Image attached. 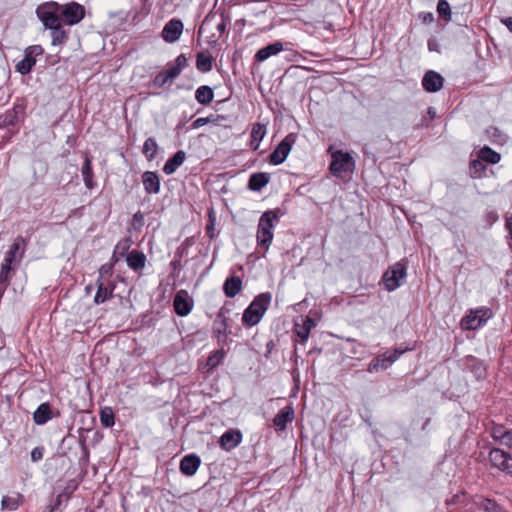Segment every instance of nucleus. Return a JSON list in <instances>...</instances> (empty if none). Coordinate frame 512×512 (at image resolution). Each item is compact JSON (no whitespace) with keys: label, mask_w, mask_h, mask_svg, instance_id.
Segmentation results:
<instances>
[{"label":"nucleus","mask_w":512,"mask_h":512,"mask_svg":"<svg viewBox=\"0 0 512 512\" xmlns=\"http://www.w3.org/2000/svg\"><path fill=\"white\" fill-rule=\"evenodd\" d=\"M27 242L22 236L15 238L10 249L7 251L4 262L1 266L0 281L8 282L10 272L20 263L24 257Z\"/></svg>","instance_id":"1"},{"label":"nucleus","mask_w":512,"mask_h":512,"mask_svg":"<svg viewBox=\"0 0 512 512\" xmlns=\"http://www.w3.org/2000/svg\"><path fill=\"white\" fill-rule=\"evenodd\" d=\"M280 209L264 212L258 222V245L268 248L273 239L272 229L279 222Z\"/></svg>","instance_id":"2"},{"label":"nucleus","mask_w":512,"mask_h":512,"mask_svg":"<svg viewBox=\"0 0 512 512\" xmlns=\"http://www.w3.org/2000/svg\"><path fill=\"white\" fill-rule=\"evenodd\" d=\"M492 316V312L487 307H480L470 310L469 313L462 318L460 325L463 330H476L487 322Z\"/></svg>","instance_id":"3"},{"label":"nucleus","mask_w":512,"mask_h":512,"mask_svg":"<svg viewBox=\"0 0 512 512\" xmlns=\"http://www.w3.org/2000/svg\"><path fill=\"white\" fill-rule=\"evenodd\" d=\"M406 277V266L397 262L391 266L383 275V283L388 291H394L401 286Z\"/></svg>","instance_id":"4"},{"label":"nucleus","mask_w":512,"mask_h":512,"mask_svg":"<svg viewBox=\"0 0 512 512\" xmlns=\"http://www.w3.org/2000/svg\"><path fill=\"white\" fill-rule=\"evenodd\" d=\"M354 165L353 157L349 153L338 150L332 154V161L329 168L335 176H340L343 172L352 171Z\"/></svg>","instance_id":"5"},{"label":"nucleus","mask_w":512,"mask_h":512,"mask_svg":"<svg viewBox=\"0 0 512 512\" xmlns=\"http://www.w3.org/2000/svg\"><path fill=\"white\" fill-rule=\"evenodd\" d=\"M60 6L57 3L42 5L37 8V15L44 26L49 29L60 26V17L57 14Z\"/></svg>","instance_id":"6"},{"label":"nucleus","mask_w":512,"mask_h":512,"mask_svg":"<svg viewBox=\"0 0 512 512\" xmlns=\"http://www.w3.org/2000/svg\"><path fill=\"white\" fill-rule=\"evenodd\" d=\"M491 465L512 476V455L500 448H493L489 452Z\"/></svg>","instance_id":"7"},{"label":"nucleus","mask_w":512,"mask_h":512,"mask_svg":"<svg viewBox=\"0 0 512 512\" xmlns=\"http://www.w3.org/2000/svg\"><path fill=\"white\" fill-rule=\"evenodd\" d=\"M412 349L413 347H398L391 352H385L373 359L370 364V370L372 368L375 370H378L379 368L385 370L397 361L402 354Z\"/></svg>","instance_id":"8"},{"label":"nucleus","mask_w":512,"mask_h":512,"mask_svg":"<svg viewBox=\"0 0 512 512\" xmlns=\"http://www.w3.org/2000/svg\"><path fill=\"white\" fill-rule=\"evenodd\" d=\"M85 16L84 7L77 2H70L61 6V17L68 25L79 23Z\"/></svg>","instance_id":"9"},{"label":"nucleus","mask_w":512,"mask_h":512,"mask_svg":"<svg viewBox=\"0 0 512 512\" xmlns=\"http://www.w3.org/2000/svg\"><path fill=\"white\" fill-rule=\"evenodd\" d=\"M295 143V135L288 134L270 154L269 160L274 165H279L287 158L292 145Z\"/></svg>","instance_id":"10"},{"label":"nucleus","mask_w":512,"mask_h":512,"mask_svg":"<svg viewBox=\"0 0 512 512\" xmlns=\"http://www.w3.org/2000/svg\"><path fill=\"white\" fill-rule=\"evenodd\" d=\"M173 306L177 315L187 316L192 310L193 301L187 291L180 290L174 297Z\"/></svg>","instance_id":"11"},{"label":"nucleus","mask_w":512,"mask_h":512,"mask_svg":"<svg viewBox=\"0 0 512 512\" xmlns=\"http://www.w3.org/2000/svg\"><path fill=\"white\" fill-rule=\"evenodd\" d=\"M182 31L183 23L178 19H171L165 24L162 37L166 42L173 43L180 38Z\"/></svg>","instance_id":"12"},{"label":"nucleus","mask_w":512,"mask_h":512,"mask_svg":"<svg viewBox=\"0 0 512 512\" xmlns=\"http://www.w3.org/2000/svg\"><path fill=\"white\" fill-rule=\"evenodd\" d=\"M295 418L294 408L291 405L283 407L274 417L273 425L277 431L286 429L287 424Z\"/></svg>","instance_id":"13"},{"label":"nucleus","mask_w":512,"mask_h":512,"mask_svg":"<svg viewBox=\"0 0 512 512\" xmlns=\"http://www.w3.org/2000/svg\"><path fill=\"white\" fill-rule=\"evenodd\" d=\"M443 77L433 70H429L424 74L422 86L427 92H437L443 86Z\"/></svg>","instance_id":"14"},{"label":"nucleus","mask_w":512,"mask_h":512,"mask_svg":"<svg viewBox=\"0 0 512 512\" xmlns=\"http://www.w3.org/2000/svg\"><path fill=\"white\" fill-rule=\"evenodd\" d=\"M201 464V459L196 454H188L180 461V471L186 476H193Z\"/></svg>","instance_id":"15"},{"label":"nucleus","mask_w":512,"mask_h":512,"mask_svg":"<svg viewBox=\"0 0 512 512\" xmlns=\"http://www.w3.org/2000/svg\"><path fill=\"white\" fill-rule=\"evenodd\" d=\"M97 291L94 297L95 304H102L113 296L115 285L113 283L106 284L104 280L97 279Z\"/></svg>","instance_id":"16"},{"label":"nucleus","mask_w":512,"mask_h":512,"mask_svg":"<svg viewBox=\"0 0 512 512\" xmlns=\"http://www.w3.org/2000/svg\"><path fill=\"white\" fill-rule=\"evenodd\" d=\"M142 182L148 194H157L160 191V180L156 172L146 171L142 175Z\"/></svg>","instance_id":"17"},{"label":"nucleus","mask_w":512,"mask_h":512,"mask_svg":"<svg viewBox=\"0 0 512 512\" xmlns=\"http://www.w3.org/2000/svg\"><path fill=\"white\" fill-rule=\"evenodd\" d=\"M473 502L483 512H507L493 499L475 496Z\"/></svg>","instance_id":"18"},{"label":"nucleus","mask_w":512,"mask_h":512,"mask_svg":"<svg viewBox=\"0 0 512 512\" xmlns=\"http://www.w3.org/2000/svg\"><path fill=\"white\" fill-rule=\"evenodd\" d=\"M186 153L183 150L177 151L171 158H169L163 167V172L166 175L173 174L185 161Z\"/></svg>","instance_id":"19"},{"label":"nucleus","mask_w":512,"mask_h":512,"mask_svg":"<svg viewBox=\"0 0 512 512\" xmlns=\"http://www.w3.org/2000/svg\"><path fill=\"white\" fill-rule=\"evenodd\" d=\"M241 441V434L238 431L229 430L220 438V446L229 451L236 447Z\"/></svg>","instance_id":"20"},{"label":"nucleus","mask_w":512,"mask_h":512,"mask_svg":"<svg viewBox=\"0 0 512 512\" xmlns=\"http://www.w3.org/2000/svg\"><path fill=\"white\" fill-rule=\"evenodd\" d=\"M127 265L134 271H140L145 267L146 256L143 252L132 250L126 258Z\"/></svg>","instance_id":"21"},{"label":"nucleus","mask_w":512,"mask_h":512,"mask_svg":"<svg viewBox=\"0 0 512 512\" xmlns=\"http://www.w3.org/2000/svg\"><path fill=\"white\" fill-rule=\"evenodd\" d=\"M242 287V281L238 276L228 277L223 284V291L229 298L236 296Z\"/></svg>","instance_id":"22"},{"label":"nucleus","mask_w":512,"mask_h":512,"mask_svg":"<svg viewBox=\"0 0 512 512\" xmlns=\"http://www.w3.org/2000/svg\"><path fill=\"white\" fill-rule=\"evenodd\" d=\"M52 417V411L48 403H42L34 412L33 419L38 425L45 424Z\"/></svg>","instance_id":"23"},{"label":"nucleus","mask_w":512,"mask_h":512,"mask_svg":"<svg viewBox=\"0 0 512 512\" xmlns=\"http://www.w3.org/2000/svg\"><path fill=\"white\" fill-rule=\"evenodd\" d=\"M22 111L21 107H14L8 110L6 113L0 116V127H9L17 123L19 119V113Z\"/></svg>","instance_id":"24"},{"label":"nucleus","mask_w":512,"mask_h":512,"mask_svg":"<svg viewBox=\"0 0 512 512\" xmlns=\"http://www.w3.org/2000/svg\"><path fill=\"white\" fill-rule=\"evenodd\" d=\"M283 50V44L280 41H276L268 46L258 50V62L264 61L269 57L278 54Z\"/></svg>","instance_id":"25"},{"label":"nucleus","mask_w":512,"mask_h":512,"mask_svg":"<svg viewBox=\"0 0 512 512\" xmlns=\"http://www.w3.org/2000/svg\"><path fill=\"white\" fill-rule=\"evenodd\" d=\"M24 502V497L20 493L13 496H3L1 501L2 509L15 511Z\"/></svg>","instance_id":"26"},{"label":"nucleus","mask_w":512,"mask_h":512,"mask_svg":"<svg viewBox=\"0 0 512 512\" xmlns=\"http://www.w3.org/2000/svg\"><path fill=\"white\" fill-rule=\"evenodd\" d=\"M214 93L211 87L203 85L197 88L195 92V99L202 105H208L212 102Z\"/></svg>","instance_id":"27"},{"label":"nucleus","mask_w":512,"mask_h":512,"mask_svg":"<svg viewBox=\"0 0 512 512\" xmlns=\"http://www.w3.org/2000/svg\"><path fill=\"white\" fill-rule=\"evenodd\" d=\"M82 176L86 187L88 189L94 188L95 182L93 181L92 161L88 156L85 157V161L82 167Z\"/></svg>","instance_id":"28"},{"label":"nucleus","mask_w":512,"mask_h":512,"mask_svg":"<svg viewBox=\"0 0 512 512\" xmlns=\"http://www.w3.org/2000/svg\"><path fill=\"white\" fill-rule=\"evenodd\" d=\"M478 157L482 161H485L490 164H497L501 159L500 154L488 146H484L483 148L480 149Z\"/></svg>","instance_id":"29"},{"label":"nucleus","mask_w":512,"mask_h":512,"mask_svg":"<svg viewBox=\"0 0 512 512\" xmlns=\"http://www.w3.org/2000/svg\"><path fill=\"white\" fill-rule=\"evenodd\" d=\"M242 323L247 327L256 325V298L251 301L250 305L244 311Z\"/></svg>","instance_id":"30"},{"label":"nucleus","mask_w":512,"mask_h":512,"mask_svg":"<svg viewBox=\"0 0 512 512\" xmlns=\"http://www.w3.org/2000/svg\"><path fill=\"white\" fill-rule=\"evenodd\" d=\"M212 66L213 58L210 55L204 52H199L197 54L196 67L199 71L203 73L209 72L212 69Z\"/></svg>","instance_id":"31"},{"label":"nucleus","mask_w":512,"mask_h":512,"mask_svg":"<svg viewBox=\"0 0 512 512\" xmlns=\"http://www.w3.org/2000/svg\"><path fill=\"white\" fill-rule=\"evenodd\" d=\"M315 325H316L315 321L312 318L307 316L303 320L302 326L299 328H296V333H297L298 337L301 338L302 343L307 341V339L309 338V335H310V331L312 328L315 327Z\"/></svg>","instance_id":"32"},{"label":"nucleus","mask_w":512,"mask_h":512,"mask_svg":"<svg viewBox=\"0 0 512 512\" xmlns=\"http://www.w3.org/2000/svg\"><path fill=\"white\" fill-rule=\"evenodd\" d=\"M35 64V58H32L29 54H27V52H25L24 58L17 63L16 70L22 75H26L32 70Z\"/></svg>","instance_id":"33"},{"label":"nucleus","mask_w":512,"mask_h":512,"mask_svg":"<svg viewBox=\"0 0 512 512\" xmlns=\"http://www.w3.org/2000/svg\"><path fill=\"white\" fill-rule=\"evenodd\" d=\"M512 429H508L503 425L494 424L490 429L491 437L503 445L504 438L507 437Z\"/></svg>","instance_id":"34"},{"label":"nucleus","mask_w":512,"mask_h":512,"mask_svg":"<svg viewBox=\"0 0 512 512\" xmlns=\"http://www.w3.org/2000/svg\"><path fill=\"white\" fill-rule=\"evenodd\" d=\"M158 145L154 138H148L143 144L142 152L148 160H153L157 153Z\"/></svg>","instance_id":"35"},{"label":"nucleus","mask_w":512,"mask_h":512,"mask_svg":"<svg viewBox=\"0 0 512 512\" xmlns=\"http://www.w3.org/2000/svg\"><path fill=\"white\" fill-rule=\"evenodd\" d=\"M272 296L270 293H262L258 295V322L265 314L268 306L271 303Z\"/></svg>","instance_id":"36"},{"label":"nucleus","mask_w":512,"mask_h":512,"mask_svg":"<svg viewBox=\"0 0 512 512\" xmlns=\"http://www.w3.org/2000/svg\"><path fill=\"white\" fill-rule=\"evenodd\" d=\"M100 421L104 427H112L115 423L114 413L110 407H105L100 412Z\"/></svg>","instance_id":"37"},{"label":"nucleus","mask_w":512,"mask_h":512,"mask_svg":"<svg viewBox=\"0 0 512 512\" xmlns=\"http://www.w3.org/2000/svg\"><path fill=\"white\" fill-rule=\"evenodd\" d=\"M437 13L446 21L452 18L451 8L447 0H439L437 4Z\"/></svg>","instance_id":"38"},{"label":"nucleus","mask_w":512,"mask_h":512,"mask_svg":"<svg viewBox=\"0 0 512 512\" xmlns=\"http://www.w3.org/2000/svg\"><path fill=\"white\" fill-rule=\"evenodd\" d=\"M51 30V37H52V44L53 45H60L62 44L66 38V32L60 28V26L50 29Z\"/></svg>","instance_id":"39"},{"label":"nucleus","mask_w":512,"mask_h":512,"mask_svg":"<svg viewBox=\"0 0 512 512\" xmlns=\"http://www.w3.org/2000/svg\"><path fill=\"white\" fill-rule=\"evenodd\" d=\"M223 357H224V353L222 351H215V352H213L207 358L206 366L209 369H214L215 367H217L220 364V362H221Z\"/></svg>","instance_id":"40"},{"label":"nucleus","mask_w":512,"mask_h":512,"mask_svg":"<svg viewBox=\"0 0 512 512\" xmlns=\"http://www.w3.org/2000/svg\"><path fill=\"white\" fill-rule=\"evenodd\" d=\"M154 85L158 86V87H163L165 84H167L168 82H171V80L169 79V77L166 75V73L164 71L158 73L155 78H154Z\"/></svg>","instance_id":"41"},{"label":"nucleus","mask_w":512,"mask_h":512,"mask_svg":"<svg viewBox=\"0 0 512 512\" xmlns=\"http://www.w3.org/2000/svg\"><path fill=\"white\" fill-rule=\"evenodd\" d=\"M164 72L169 77V79L173 81L180 75L181 70L178 67H176L175 64H171Z\"/></svg>","instance_id":"42"},{"label":"nucleus","mask_w":512,"mask_h":512,"mask_svg":"<svg viewBox=\"0 0 512 512\" xmlns=\"http://www.w3.org/2000/svg\"><path fill=\"white\" fill-rule=\"evenodd\" d=\"M270 175L263 172H258V191L269 183Z\"/></svg>","instance_id":"43"},{"label":"nucleus","mask_w":512,"mask_h":512,"mask_svg":"<svg viewBox=\"0 0 512 512\" xmlns=\"http://www.w3.org/2000/svg\"><path fill=\"white\" fill-rule=\"evenodd\" d=\"M25 52H27V54L32 58H35L43 53V48L40 45H33L26 48Z\"/></svg>","instance_id":"44"},{"label":"nucleus","mask_w":512,"mask_h":512,"mask_svg":"<svg viewBox=\"0 0 512 512\" xmlns=\"http://www.w3.org/2000/svg\"><path fill=\"white\" fill-rule=\"evenodd\" d=\"M44 455V448L43 447H35L31 452V460L33 462L40 461L43 458Z\"/></svg>","instance_id":"45"},{"label":"nucleus","mask_w":512,"mask_h":512,"mask_svg":"<svg viewBox=\"0 0 512 512\" xmlns=\"http://www.w3.org/2000/svg\"><path fill=\"white\" fill-rule=\"evenodd\" d=\"M465 494L464 493H461V494H455L453 495L450 499H447L446 500V504L447 505H454V504H458V503H461L464 499H465Z\"/></svg>","instance_id":"46"},{"label":"nucleus","mask_w":512,"mask_h":512,"mask_svg":"<svg viewBox=\"0 0 512 512\" xmlns=\"http://www.w3.org/2000/svg\"><path fill=\"white\" fill-rule=\"evenodd\" d=\"M175 66L178 67L181 71L187 66V58L184 54H180L175 62Z\"/></svg>","instance_id":"47"},{"label":"nucleus","mask_w":512,"mask_h":512,"mask_svg":"<svg viewBox=\"0 0 512 512\" xmlns=\"http://www.w3.org/2000/svg\"><path fill=\"white\" fill-rule=\"evenodd\" d=\"M210 122H212V120L210 118H207V117H201V118H197L193 123H192V127L193 128H200L206 124H209Z\"/></svg>","instance_id":"48"},{"label":"nucleus","mask_w":512,"mask_h":512,"mask_svg":"<svg viewBox=\"0 0 512 512\" xmlns=\"http://www.w3.org/2000/svg\"><path fill=\"white\" fill-rule=\"evenodd\" d=\"M474 371L478 378H483L485 376V367L480 362L474 365Z\"/></svg>","instance_id":"49"},{"label":"nucleus","mask_w":512,"mask_h":512,"mask_svg":"<svg viewBox=\"0 0 512 512\" xmlns=\"http://www.w3.org/2000/svg\"><path fill=\"white\" fill-rule=\"evenodd\" d=\"M209 224L206 227V233L210 238L214 237L213 230H214V224H215V218L212 217V215H209Z\"/></svg>","instance_id":"50"},{"label":"nucleus","mask_w":512,"mask_h":512,"mask_svg":"<svg viewBox=\"0 0 512 512\" xmlns=\"http://www.w3.org/2000/svg\"><path fill=\"white\" fill-rule=\"evenodd\" d=\"M505 228L508 232L509 239L511 240L510 246L512 247V216L506 217Z\"/></svg>","instance_id":"51"},{"label":"nucleus","mask_w":512,"mask_h":512,"mask_svg":"<svg viewBox=\"0 0 512 512\" xmlns=\"http://www.w3.org/2000/svg\"><path fill=\"white\" fill-rule=\"evenodd\" d=\"M498 220V214L497 212L495 211H489L487 214H486V221L489 225H492L493 223H495L496 221Z\"/></svg>","instance_id":"52"},{"label":"nucleus","mask_w":512,"mask_h":512,"mask_svg":"<svg viewBox=\"0 0 512 512\" xmlns=\"http://www.w3.org/2000/svg\"><path fill=\"white\" fill-rule=\"evenodd\" d=\"M470 168H471V169H474L475 171H479V170H484V169H485V166H484V164L482 163V160H481V159H478V160H473V161H471V163H470Z\"/></svg>","instance_id":"53"},{"label":"nucleus","mask_w":512,"mask_h":512,"mask_svg":"<svg viewBox=\"0 0 512 512\" xmlns=\"http://www.w3.org/2000/svg\"><path fill=\"white\" fill-rule=\"evenodd\" d=\"M207 118H210L212 120L211 123L214 125H221L222 122L226 120V118L224 116H220V115H210Z\"/></svg>","instance_id":"54"},{"label":"nucleus","mask_w":512,"mask_h":512,"mask_svg":"<svg viewBox=\"0 0 512 512\" xmlns=\"http://www.w3.org/2000/svg\"><path fill=\"white\" fill-rule=\"evenodd\" d=\"M111 271V266H108V265H102L100 268H99V278L98 279H101L103 280L104 276L106 274H109Z\"/></svg>","instance_id":"55"},{"label":"nucleus","mask_w":512,"mask_h":512,"mask_svg":"<svg viewBox=\"0 0 512 512\" xmlns=\"http://www.w3.org/2000/svg\"><path fill=\"white\" fill-rule=\"evenodd\" d=\"M248 187L252 191H256V173H252L249 178Z\"/></svg>","instance_id":"56"},{"label":"nucleus","mask_w":512,"mask_h":512,"mask_svg":"<svg viewBox=\"0 0 512 512\" xmlns=\"http://www.w3.org/2000/svg\"><path fill=\"white\" fill-rule=\"evenodd\" d=\"M130 247V240L124 239L123 241L119 242L116 246V249L122 248L123 251L127 250Z\"/></svg>","instance_id":"57"},{"label":"nucleus","mask_w":512,"mask_h":512,"mask_svg":"<svg viewBox=\"0 0 512 512\" xmlns=\"http://www.w3.org/2000/svg\"><path fill=\"white\" fill-rule=\"evenodd\" d=\"M503 445L508 447L509 449H512V430L510 431L509 435L504 438Z\"/></svg>","instance_id":"58"},{"label":"nucleus","mask_w":512,"mask_h":512,"mask_svg":"<svg viewBox=\"0 0 512 512\" xmlns=\"http://www.w3.org/2000/svg\"><path fill=\"white\" fill-rule=\"evenodd\" d=\"M502 23L508 28L510 32H512V17L502 19Z\"/></svg>","instance_id":"59"},{"label":"nucleus","mask_w":512,"mask_h":512,"mask_svg":"<svg viewBox=\"0 0 512 512\" xmlns=\"http://www.w3.org/2000/svg\"><path fill=\"white\" fill-rule=\"evenodd\" d=\"M250 138L251 144L256 141V123L251 125Z\"/></svg>","instance_id":"60"},{"label":"nucleus","mask_w":512,"mask_h":512,"mask_svg":"<svg viewBox=\"0 0 512 512\" xmlns=\"http://www.w3.org/2000/svg\"><path fill=\"white\" fill-rule=\"evenodd\" d=\"M225 28H226V24L223 20L217 24V30L219 32H221V33L224 32Z\"/></svg>","instance_id":"61"},{"label":"nucleus","mask_w":512,"mask_h":512,"mask_svg":"<svg viewBox=\"0 0 512 512\" xmlns=\"http://www.w3.org/2000/svg\"><path fill=\"white\" fill-rule=\"evenodd\" d=\"M134 220H137V221H142L143 220V216L140 212H137L134 214Z\"/></svg>","instance_id":"62"},{"label":"nucleus","mask_w":512,"mask_h":512,"mask_svg":"<svg viewBox=\"0 0 512 512\" xmlns=\"http://www.w3.org/2000/svg\"><path fill=\"white\" fill-rule=\"evenodd\" d=\"M428 113H429V115H430L432 118H433V117H435V111H434V109H433V108H431V107H430V108L428 109Z\"/></svg>","instance_id":"63"},{"label":"nucleus","mask_w":512,"mask_h":512,"mask_svg":"<svg viewBox=\"0 0 512 512\" xmlns=\"http://www.w3.org/2000/svg\"><path fill=\"white\" fill-rule=\"evenodd\" d=\"M83 451H84L85 455L87 456L88 455V451H87V448H86V446L84 444H83Z\"/></svg>","instance_id":"64"}]
</instances>
